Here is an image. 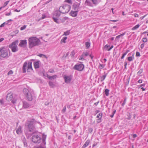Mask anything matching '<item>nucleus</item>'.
<instances>
[{"label":"nucleus","mask_w":148,"mask_h":148,"mask_svg":"<svg viewBox=\"0 0 148 148\" xmlns=\"http://www.w3.org/2000/svg\"><path fill=\"white\" fill-rule=\"evenodd\" d=\"M38 123L34 119L27 121L25 124V126L30 132H33L36 130L35 125Z\"/></svg>","instance_id":"obj_1"},{"label":"nucleus","mask_w":148,"mask_h":148,"mask_svg":"<svg viewBox=\"0 0 148 148\" xmlns=\"http://www.w3.org/2000/svg\"><path fill=\"white\" fill-rule=\"evenodd\" d=\"M40 40L36 37H32L29 39V47L32 48L34 46L39 45Z\"/></svg>","instance_id":"obj_2"},{"label":"nucleus","mask_w":148,"mask_h":148,"mask_svg":"<svg viewBox=\"0 0 148 148\" xmlns=\"http://www.w3.org/2000/svg\"><path fill=\"white\" fill-rule=\"evenodd\" d=\"M32 64V62L31 61H29L28 63L27 62H24L22 68L23 72V73H26L27 69L28 72H30L33 70Z\"/></svg>","instance_id":"obj_3"},{"label":"nucleus","mask_w":148,"mask_h":148,"mask_svg":"<svg viewBox=\"0 0 148 148\" xmlns=\"http://www.w3.org/2000/svg\"><path fill=\"white\" fill-rule=\"evenodd\" d=\"M9 49L5 47L0 48V56L1 57L6 58L8 57L10 55L8 53Z\"/></svg>","instance_id":"obj_4"},{"label":"nucleus","mask_w":148,"mask_h":148,"mask_svg":"<svg viewBox=\"0 0 148 148\" xmlns=\"http://www.w3.org/2000/svg\"><path fill=\"white\" fill-rule=\"evenodd\" d=\"M23 92L27 99L29 101H32L33 99V92L30 90H29L28 89L25 88L23 90Z\"/></svg>","instance_id":"obj_5"},{"label":"nucleus","mask_w":148,"mask_h":148,"mask_svg":"<svg viewBox=\"0 0 148 148\" xmlns=\"http://www.w3.org/2000/svg\"><path fill=\"white\" fill-rule=\"evenodd\" d=\"M71 9V6L67 4H66L63 6L59 7V10L61 13L65 14L69 12Z\"/></svg>","instance_id":"obj_6"},{"label":"nucleus","mask_w":148,"mask_h":148,"mask_svg":"<svg viewBox=\"0 0 148 148\" xmlns=\"http://www.w3.org/2000/svg\"><path fill=\"white\" fill-rule=\"evenodd\" d=\"M18 43V41L16 40L9 45V47L11 49L12 52H15L18 51L17 45Z\"/></svg>","instance_id":"obj_7"},{"label":"nucleus","mask_w":148,"mask_h":148,"mask_svg":"<svg viewBox=\"0 0 148 148\" xmlns=\"http://www.w3.org/2000/svg\"><path fill=\"white\" fill-rule=\"evenodd\" d=\"M101 1V0H86L85 4L88 6L92 7L93 4L97 5Z\"/></svg>","instance_id":"obj_8"},{"label":"nucleus","mask_w":148,"mask_h":148,"mask_svg":"<svg viewBox=\"0 0 148 148\" xmlns=\"http://www.w3.org/2000/svg\"><path fill=\"white\" fill-rule=\"evenodd\" d=\"M32 141L34 143L38 144L41 141V138L39 135L33 133V135L31 138Z\"/></svg>","instance_id":"obj_9"},{"label":"nucleus","mask_w":148,"mask_h":148,"mask_svg":"<svg viewBox=\"0 0 148 148\" xmlns=\"http://www.w3.org/2000/svg\"><path fill=\"white\" fill-rule=\"evenodd\" d=\"M84 68V65L82 64H76L73 67V69L79 71H82Z\"/></svg>","instance_id":"obj_10"},{"label":"nucleus","mask_w":148,"mask_h":148,"mask_svg":"<svg viewBox=\"0 0 148 148\" xmlns=\"http://www.w3.org/2000/svg\"><path fill=\"white\" fill-rule=\"evenodd\" d=\"M64 79L65 82L67 84L69 83L71 81L72 77L71 76L64 75Z\"/></svg>","instance_id":"obj_11"},{"label":"nucleus","mask_w":148,"mask_h":148,"mask_svg":"<svg viewBox=\"0 0 148 148\" xmlns=\"http://www.w3.org/2000/svg\"><path fill=\"white\" fill-rule=\"evenodd\" d=\"M27 43L26 40H21L20 41V43L18 46L21 47H24L26 46Z\"/></svg>","instance_id":"obj_12"},{"label":"nucleus","mask_w":148,"mask_h":148,"mask_svg":"<svg viewBox=\"0 0 148 148\" xmlns=\"http://www.w3.org/2000/svg\"><path fill=\"white\" fill-rule=\"evenodd\" d=\"M60 11H58V10L55 11L53 14V16L56 17L57 18H58L59 17L60 15Z\"/></svg>","instance_id":"obj_13"},{"label":"nucleus","mask_w":148,"mask_h":148,"mask_svg":"<svg viewBox=\"0 0 148 148\" xmlns=\"http://www.w3.org/2000/svg\"><path fill=\"white\" fill-rule=\"evenodd\" d=\"M80 5V3H75L73 5V8L74 10H78L79 8V6Z\"/></svg>","instance_id":"obj_14"},{"label":"nucleus","mask_w":148,"mask_h":148,"mask_svg":"<svg viewBox=\"0 0 148 148\" xmlns=\"http://www.w3.org/2000/svg\"><path fill=\"white\" fill-rule=\"evenodd\" d=\"M40 62L39 61L34 62V64L35 69H38L39 68Z\"/></svg>","instance_id":"obj_15"},{"label":"nucleus","mask_w":148,"mask_h":148,"mask_svg":"<svg viewBox=\"0 0 148 148\" xmlns=\"http://www.w3.org/2000/svg\"><path fill=\"white\" fill-rule=\"evenodd\" d=\"M13 99V95L12 94H8L6 97V99L8 101H11Z\"/></svg>","instance_id":"obj_16"},{"label":"nucleus","mask_w":148,"mask_h":148,"mask_svg":"<svg viewBox=\"0 0 148 148\" xmlns=\"http://www.w3.org/2000/svg\"><path fill=\"white\" fill-rule=\"evenodd\" d=\"M78 10L75 11H71L70 13L71 15L73 17H75L77 16Z\"/></svg>","instance_id":"obj_17"},{"label":"nucleus","mask_w":148,"mask_h":148,"mask_svg":"<svg viewBox=\"0 0 148 148\" xmlns=\"http://www.w3.org/2000/svg\"><path fill=\"white\" fill-rule=\"evenodd\" d=\"M102 116V114L101 113H100L97 114V118H99V119H98V120L99 121H98V123H99L101 122V120Z\"/></svg>","instance_id":"obj_18"},{"label":"nucleus","mask_w":148,"mask_h":148,"mask_svg":"<svg viewBox=\"0 0 148 148\" xmlns=\"http://www.w3.org/2000/svg\"><path fill=\"white\" fill-rule=\"evenodd\" d=\"M46 138V135L44 134H42V145H45L46 144L45 140Z\"/></svg>","instance_id":"obj_19"},{"label":"nucleus","mask_w":148,"mask_h":148,"mask_svg":"<svg viewBox=\"0 0 148 148\" xmlns=\"http://www.w3.org/2000/svg\"><path fill=\"white\" fill-rule=\"evenodd\" d=\"M29 106V104L26 101L23 102V107L24 108H28Z\"/></svg>","instance_id":"obj_20"},{"label":"nucleus","mask_w":148,"mask_h":148,"mask_svg":"<svg viewBox=\"0 0 148 148\" xmlns=\"http://www.w3.org/2000/svg\"><path fill=\"white\" fill-rule=\"evenodd\" d=\"M57 75H54L52 76H50L48 75H47V77L49 79L52 80V79H56L57 77Z\"/></svg>","instance_id":"obj_21"},{"label":"nucleus","mask_w":148,"mask_h":148,"mask_svg":"<svg viewBox=\"0 0 148 148\" xmlns=\"http://www.w3.org/2000/svg\"><path fill=\"white\" fill-rule=\"evenodd\" d=\"M107 75L106 74L102 76H100L98 78L99 80H100L101 82H102L106 78Z\"/></svg>","instance_id":"obj_22"},{"label":"nucleus","mask_w":148,"mask_h":148,"mask_svg":"<svg viewBox=\"0 0 148 148\" xmlns=\"http://www.w3.org/2000/svg\"><path fill=\"white\" fill-rule=\"evenodd\" d=\"M16 132L18 134H19L21 133V126L18 127V129L16 130Z\"/></svg>","instance_id":"obj_23"},{"label":"nucleus","mask_w":148,"mask_h":148,"mask_svg":"<svg viewBox=\"0 0 148 148\" xmlns=\"http://www.w3.org/2000/svg\"><path fill=\"white\" fill-rule=\"evenodd\" d=\"M90 143V141L89 140H87L85 143L83 145L82 147V148H85Z\"/></svg>","instance_id":"obj_24"},{"label":"nucleus","mask_w":148,"mask_h":148,"mask_svg":"<svg viewBox=\"0 0 148 148\" xmlns=\"http://www.w3.org/2000/svg\"><path fill=\"white\" fill-rule=\"evenodd\" d=\"M58 18L54 16H53L52 18L53 21L59 24L60 22L59 21V19Z\"/></svg>","instance_id":"obj_25"},{"label":"nucleus","mask_w":148,"mask_h":148,"mask_svg":"<svg viewBox=\"0 0 148 148\" xmlns=\"http://www.w3.org/2000/svg\"><path fill=\"white\" fill-rule=\"evenodd\" d=\"M67 39V37L66 36H64L62 38L60 41V43L62 44L63 43H65L66 42V40Z\"/></svg>","instance_id":"obj_26"},{"label":"nucleus","mask_w":148,"mask_h":148,"mask_svg":"<svg viewBox=\"0 0 148 148\" xmlns=\"http://www.w3.org/2000/svg\"><path fill=\"white\" fill-rule=\"evenodd\" d=\"M49 84L50 86L52 88H54L55 86V84L53 82L51 81H49Z\"/></svg>","instance_id":"obj_27"},{"label":"nucleus","mask_w":148,"mask_h":148,"mask_svg":"<svg viewBox=\"0 0 148 148\" xmlns=\"http://www.w3.org/2000/svg\"><path fill=\"white\" fill-rule=\"evenodd\" d=\"M134 55V53L133 55H132V56L129 57L127 58V60L128 61L130 62V61H132L133 60V59H134V57L133 56Z\"/></svg>","instance_id":"obj_28"},{"label":"nucleus","mask_w":148,"mask_h":148,"mask_svg":"<svg viewBox=\"0 0 148 148\" xmlns=\"http://www.w3.org/2000/svg\"><path fill=\"white\" fill-rule=\"evenodd\" d=\"M129 51V50H127L123 54L122 56L121 57V59H123L125 56L127 54V53Z\"/></svg>","instance_id":"obj_29"},{"label":"nucleus","mask_w":148,"mask_h":148,"mask_svg":"<svg viewBox=\"0 0 148 148\" xmlns=\"http://www.w3.org/2000/svg\"><path fill=\"white\" fill-rule=\"evenodd\" d=\"M140 25L139 24H137L136 25H135V26L133 27L132 29V30H134L137 29L140 26Z\"/></svg>","instance_id":"obj_30"},{"label":"nucleus","mask_w":148,"mask_h":148,"mask_svg":"<svg viewBox=\"0 0 148 148\" xmlns=\"http://www.w3.org/2000/svg\"><path fill=\"white\" fill-rule=\"evenodd\" d=\"M109 90L108 89H106L105 90L104 92L106 96H108L109 95Z\"/></svg>","instance_id":"obj_31"},{"label":"nucleus","mask_w":148,"mask_h":148,"mask_svg":"<svg viewBox=\"0 0 148 148\" xmlns=\"http://www.w3.org/2000/svg\"><path fill=\"white\" fill-rule=\"evenodd\" d=\"M85 57H84V55L82 54V55L80 56V58L79 59V60H85Z\"/></svg>","instance_id":"obj_32"},{"label":"nucleus","mask_w":148,"mask_h":148,"mask_svg":"<svg viewBox=\"0 0 148 148\" xmlns=\"http://www.w3.org/2000/svg\"><path fill=\"white\" fill-rule=\"evenodd\" d=\"M66 17H63L60 18V20L61 21V22H63L66 19Z\"/></svg>","instance_id":"obj_33"},{"label":"nucleus","mask_w":148,"mask_h":148,"mask_svg":"<svg viewBox=\"0 0 148 148\" xmlns=\"http://www.w3.org/2000/svg\"><path fill=\"white\" fill-rule=\"evenodd\" d=\"M82 54L84 55V57H85V56H88L89 53L87 51H86V52H83Z\"/></svg>","instance_id":"obj_34"},{"label":"nucleus","mask_w":148,"mask_h":148,"mask_svg":"<svg viewBox=\"0 0 148 148\" xmlns=\"http://www.w3.org/2000/svg\"><path fill=\"white\" fill-rule=\"evenodd\" d=\"M85 45L86 47L88 48L90 47V43L88 42H85Z\"/></svg>","instance_id":"obj_35"},{"label":"nucleus","mask_w":148,"mask_h":148,"mask_svg":"<svg viewBox=\"0 0 148 148\" xmlns=\"http://www.w3.org/2000/svg\"><path fill=\"white\" fill-rule=\"evenodd\" d=\"M70 33V32L69 31H67L64 32V35L65 36H67Z\"/></svg>","instance_id":"obj_36"},{"label":"nucleus","mask_w":148,"mask_h":148,"mask_svg":"<svg viewBox=\"0 0 148 148\" xmlns=\"http://www.w3.org/2000/svg\"><path fill=\"white\" fill-rule=\"evenodd\" d=\"M66 110V106H65L63 108V109L62 110V112L63 113H64L65 112Z\"/></svg>","instance_id":"obj_37"},{"label":"nucleus","mask_w":148,"mask_h":148,"mask_svg":"<svg viewBox=\"0 0 148 148\" xmlns=\"http://www.w3.org/2000/svg\"><path fill=\"white\" fill-rule=\"evenodd\" d=\"M9 2V1H7L5 2L3 4V8L5 7L8 4V3Z\"/></svg>","instance_id":"obj_38"},{"label":"nucleus","mask_w":148,"mask_h":148,"mask_svg":"<svg viewBox=\"0 0 148 148\" xmlns=\"http://www.w3.org/2000/svg\"><path fill=\"white\" fill-rule=\"evenodd\" d=\"M26 27H27L26 25H24L23 26L21 27V28H20V30H24V29H25L26 28Z\"/></svg>","instance_id":"obj_39"},{"label":"nucleus","mask_w":148,"mask_h":148,"mask_svg":"<svg viewBox=\"0 0 148 148\" xmlns=\"http://www.w3.org/2000/svg\"><path fill=\"white\" fill-rule=\"evenodd\" d=\"M38 56L40 57H44L46 58H47L46 57V56L45 55L41 54H39L38 55Z\"/></svg>","instance_id":"obj_40"},{"label":"nucleus","mask_w":148,"mask_h":148,"mask_svg":"<svg viewBox=\"0 0 148 148\" xmlns=\"http://www.w3.org/2000/svg\"><path fill=\"white\" fill-rule=\"evenodd\" d=\"M116 112V110H114L113 111V112L112 113V114L110 115V117H111V118H112L114 116V114H115V112Z\"/></svg>","instance_id":"obj_41"},{"label":"nucleus","mask_w":148,"mask_h":148,"mask_svg":"<svg viewBox=\"0 0 148 148\" xmlns=\"http://www.w3.org/2000/svg\"><path fill=\"white\" fill-rule=\"evenodd\" d=\"M8 22H7L6 23L5 22H4L3 23H2L1 25H0V27H3L4 26L5 24H8Z\"/></svg>","instance_id":"obj_42"},{"label":"nucleus","mask_w":148,"mask_h":148,"mask_svg":"<svg viewBox=\"0 0 148 148\" xmlns=\"http://www.w3.org/2000/svg\"><path fill=\"white\" fill-rule=\"evenodd\" d=\"M142 40L143 42H147V39L146 38H144L142 39Z\"/></svg>","instance_id":"obj_43"},{"label":"nucleus","mask_w":148,"mask_h":148,"mask_svg":"<svg viewBox=\"0 0 148 148\" xmlns=\"http://www.w3.org/2000/svg\"><path fill=\"white\" fill-rule=\"evenodd\" d=\"M143 72V69H140L138 72L137 74L138 75H139L140 74Z\"/></svg>","instance_id":"obj_44"},{"label":"nucleus","mask_w":148,"mask_h":148,"mask_svg":"<svg viewBox=\"0 0 148 148\" xmlns=\"http://www.w3.org/2000/svg\"><path fill=\"white\" fill-rule=\"evenodd\" d=\"M113 45H112L110 47L109 49H106V50H107L108 51H110L111 49H112L113 48Z\"/></svg>","instance_id":"obj_45"},{"label":"nucleus","mask_w":148,"mask_h":148,"mask_svg":"<svg viewBox=\"0 0 148 148\" xmlns=\"http://www.w3.org/2000/svg\"><path fill=\"white\" fill-rule=\"evenodd\" d=\"M104 67V65L103 64H100L99 66V68L100 69H102Z\"/></svg>","instance_id":"obj_46"},{"label":"nucleus","mask_w":148,"mask_h":148,"mask_svg":"<svg viewBox=\"0 0 148 148\" xmlns=\"http://www.w3.org/2000/svg\"><path fill=\"white\" fill-rule=\"evenodd\" d=\"M136 56H140V53L139 52H137L136 53Z\"/></svg>","instance_id":"obj_47"},{"label":"nucleus","mask_w":148,"mask_h":148,"mask_svg":"<svg viewBox=\"0 0 148 148\" xmlns=\"http://www.w3.org/2000/svg\"><path fill=\"white\" fill-rule=\"evenodd\" d=\"M13 72L12 70H10L8 73V75H9L12 74H13Z\"/></svg>","instance_id":"obj_48"},{"label":"nucleus","mask_w":148,"mask_h":148,"mask_svg":"<svg viewBox=\"0 0 148 148\" xmlns=\"http://www.w3.org/2000/svg\"><path fill=\"white\" fill-rule=\"evenodd\" d=\"M110 47V45H108V44L106 45L104 47V48L106 49H108V48Z\"/></svg>","instance_id":"obj_49"},{"label":"nucleus","mask_w":148,"mask_h":148,"mask_svg":"<svg viewBox=\"0 0 148 148\" xmlns=\"http://www.w3.org/2000/svg\"><path fill=\"white\" fill-rule=\"evenodd\" d=\"M65 1L68 3H71L72 2V1H71V0H65Z\"/></svg>","instance_id":"obj_50"},{"label":"nucleus","mask_w":148,"mask_h":148,"mask_svg":"<svg viewBox=\"0 0 148 148\" xmlns=\"http://www.w3.org/2000/svg\"><path fill=\"white\" fill-rule=\"evenodd\" d=\"M125 34V32H124L123 33V34H120V35H119V36L120 37H121L122 36H123Z\"/></svg>","instance_id":"obj_51"},{"label":"nucleus","mask_w":148,"mask_h":148,"mask_svg":"<svg viewBox=\"0 0 148 148\" xmlns=\"http://www.w3.org/2000/svg\"><path fill=\"white\" fill-rule=\"evenodd\" d=\"M120 37L118 35V36H116L115 38V40L116 41V40H118L120 38Z\"/></svg>","instance_id":"obj_52"},{"label":"nucleus","mask_w":148,"mask_h":148,"mask_svg":"<svg viewBox=\"0 0 148 148\" xmlns=\"http://www.w3.org/2000/svg\"><path fill=\"white\" fill-rule=\"evenodd\" d=\"M23 143L24 146H26L27 145V143L26 141H25L24 140H23Z\"/></svg>","instance_id":"obj_53"},{"label":"nucleus","mask_w":148,"mask_h":148,"mask_svg":"<svg viewBox=\"0 0 148 148\" xmlns=\"http://www.w3.org/2000/svg\"><path fill=\"white\" fill-rule=\"evenodd\" d=\"M89 131L90 132H92L93 131V129L92 128H89L88 129Z\"/></svg>","instance_id":"obj_54"},{"label":"nucleus","mask_w":148,"mask_h":148,"mask_svg":"<svg viewBox=\"0 0 148 148\" xmlns=\"http://www.w3.org/2000/svg\"><path fill=\"white\" fill-rule=\"evenodd\" d=\"M144 46V43L140 45V48L142 49L143 48Z\"/></svg>","instance_id":"obj_55"},{"label":"nucleus","mask_w":148,"mask_h":148,"mask_svg":"<svg viewBox=\"0 0 148 148\" xmlns=\"http://www.w3.org/2000/svg\"><path fill=\"white\" fill-rule=\"evenodd\" d=\"M49 71L50 73H52L54 72V70L53 69H50Z\"/></svg>","instance_id":"obj_56"},{"label":"nucleus","mask_w":148,"mask_h":148,"mask_svg":"<svg viewBox=\"0 0 148 148\" xmlns=\"http://www.w3.org/2000/svg\"><path fill=\"white\" fill-rule=\"evenodd\" d=\"M124 64H125V69H126V66L127 64V62L126 61L125 62Z\"/></svg>","instance_id":"obj_57"},{"label":"nucleus","mask_w":148,"mask_h":148,"mask_svg":"<svg viewBox=\"0 0 148 148\" xmlns=\"http://www.w3.org/2000/svg\"><path fill=\"white\" fill-rule=\"evenodd\" d=\"M11 12L10 11V12L9 13L6 14H5V15L7 16H9V15H11Z\"/></svg>","instance_id":"obj_58"},{"label":"nucleus","mask_w":148,"mask_h":148,"mask_svg":"<svg viewBox=\"0 0 148 148\" xmlns=\"http://www.w3.org/2000/svg\"><path fill=\"white\" fill-rule=\"evenodd\" d=\"M145 85V84H142L140 85L139 86V88H140L141 87V86H144Z\"/></svg>","instance_id":"obj_59"},{"label":"nucleus","mask_w":148,"mask_h":148,"mask_svg":"<svg viewBox=\"0 0 148 148\" xmlns=\"http://www.w3.org/2000/svg\"><path fill=\"white\" fill-rule=\"evenodd\" d=\"M125 101H126V99H125L124 100V101H123V103L122 104V106H123L125 104Z\"/></svg>","instance_id":"obj_60"},{"label":"nucleus","mask_w":148,"mask_h":148,"mask_svg":"<svg viewBox=\"0 0 148 148\" xmlns=\"http://www.w3.org/2000/svg\"><path fill=\"white\" fill-rule=\"evenodd\" d=\"M138 82L139 83H141L142 82V80L141 79H140L138 80Z\"/></svg>","instance_id":"obj_61"},{"label":"nucleus","mask_w":148,"mask_h":148,"mask_svg":"<svg viewBox=\"0 0 148 148\" xmlns=\"http://www.w3.org/2000/svg\"><path fill=\"white\" fill-rule=\"evenodd\" d=\"M137 136V135L136 134H134L133 135V137L134 138H136Z\"/></svg>","instance_id":"obj_62"},{"label":"nucleus","mask_w":148,"mask_h":148,"mask_svg":"<svg viewBox=\"0 0 148 148\" xmlns=\"http://www.w3.org/2000/svg\"><path fill=\"white\" fill-rule=\"evenodd\" d=\"M134 16L135 17H138V15L137 14H134Z\"/></svg>","instance_id":"obj_63"},{"label":"nucleus","mask_w":148,"mask_h":148,"mask_svg":"<svg viewBox=\"0 0 148 148\" xmlns=\"http://www.w3.org/2000/svg\"><path fill=\"white\" fill-rule=\"evenodd\" d=\"M16 100H12V102L13 103H16Z\"/></svg>","instance_id":"obj_64"}]
</instances>
